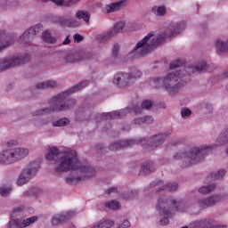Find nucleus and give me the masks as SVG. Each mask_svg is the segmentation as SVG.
<instances>
[{"label": "nucleus", "mask_w": 228, "mask_h": 228, "mask_svg": "<svg viewBox=\"0 0 228 228\" xmlns=\"http://www.w3.org/2000/svg\"><path fill=\"white\" fill-rule=\"evenodd\" d=\"M55 172L57 174H63V172H77V176H69L66 178L68 184H76L84 179H90L95 175V169L94 167L82 164L77 159L76 151H66L63 157H61L56 161Z\"/></svg>", "instance_id": "1"}, {"label": "nucleus", "mask_w": 228, "mask_h": 228, "mask_svg": "<svg viewBox=\"0 0 228 228\" xmlns=\"http://www.w3.org/2000/svg\"><path fill=\"white\" fill-rule=\"evenodd\" d=\"M88 85V80L82 81L80 84H77V86H74L73 87L53 97L50 101V108L37 110L33 113L34 117H40V115L53 113V111H67V110L74 108V106H76V100L70 99L65 102V99H67L70 94H75V92H79V90L86 88Z\"/></svg>", "instance_id": "2"}, {"label": "nucleus", "mask_w": 228, "mask_h": 228, "mask_svg": "<svg viewBox=\"0 0 228 228\" xmlns=\"http://www.w3.org/2000/svg\"><path fill=\"white\" fill-rule=\"evenodd\" d=\"M186 28V23L182 21L176 24L174 31L167 30L164 34H159L155 38L152 39L151 45H147L148 42L154 37V32H150L143 39L139 41L134 50L130 53V54H134V56H145L150 51H152L154 47H158L160 44H163L167 38H172V37H175V35H179L183 29Z\"/></svg>", "instance_id": "3"}, {"label": "nucleus", "mask_w": 228, "mask_h": 228, "mask_svg": "<svg viewBox=\"0 0 228 228\" xmlns=\"http://www.w3.org/2000/svg\"><path fill=\"white\" fill-rule=\"evenodd\" d=\"M167 134H162L159 135H154L150 139H141V140H126L119 141L113 143H110L109 146L110 151H119V149H126L127 147H133V145H142L145 148L146 151H154L156 147H159L165 140H167Z\"/></svg>", "instance_id": "4"}, {"label": "nucleus", "mask_w": 228, "mask_h": 228, "mask_svg": "<svg viewBox=\"0 0 228 228\" xmlns=\"http://www.w3.org/2000/svg\"><path fill=\"white\" fill-rule=\"evenodd\" d=\"M185 77L186 75L182 71H173L164 78L156 77L152 81L155 88H165L172 95L179 90L180 86H183V80L179 81V79H183Z\"/></svg>", "instance_id": "5"}, {"label": "nucleus", "mask_w": 228, "mask_h": 228, "mask_svg": "<svg viewBox=\"0 0 228 228\" xmlns=\"http://www.w3.org/2000/svg\"><path fill=\"white\" fill-rule=\"evenodd\" d=\"M209 151H213V145H203L200 148H192L189 153H177L174 156L175 159H185V164H183V167L186 168L199 163Z\"/></svg>", "instance_id": "6"}, {"label": "nucleus", "mask_w": 228, "mask_h": 228, "mask_svg": "<svg viewBox=\"0 0 228 228\" xmlns=\"http://www.w3.org/2000/svg\"><path fill=\"white\" fill-rule=\"evenodd\" d=\"M151 108H152V102L144 100L142 101L141 107L138 105H134L131 109L126 108L120 110L103 113L100 114L99 117L102 118V120H115V118H122V117H126V115H127V113H131V111H134L135 115H138L142 110H151Z\"/></svg>", "instance_id": "7"}, {"label": "nucleus", "mask_w": 228, "mask_h": 228, "mask_svg": "<svg viewBox=\"0 0 228 228\" xmlns=\"http://www.w3.org/2000/svg\"><path fill=\"white\" fill-rule=\"evenodd\" d=\"M29 154V151L24 148H15L14 150H6L0 153V165H12Z\"/></svg>", "instance_id": "8"}, {"label": "nucleus", "mask_w": 228, "mask_h": 228, "mask_svg": "<svg viewBox=\"0 0 228 228\" xmlns=\"http://www.w3.org/2000/svg\"><path fill=\"white\" fill-rule=\"evenodd\" d=\"M168 204H171L175 211H184V202L177 201V200L175 199L167 200L166 199L160 198L157 203V209L159 210V214L163 215V216H170V215H172L170 211L167 210Z\"/></svg>", "instance_id": "9"}, {"label": "nucleus", "mask_w": 228, "mask_h": 228, "mask_svg": "<svg viewBox=\"0 0 228 228\" xmlns=\"http://www.w3.org/2000/svg\"><path fill=\"white\" fill-rule=\"evenodd\" d=\"M29 61V55H20L8 57L0 60V72L3 70H8V69H12L13 67H19V65H24V63H28Z\"/></svg>", "instance_id": "10"}, {"label": "nucleus", "mask_w": 228, "mask_h": 228, "mask_svg": "<svg viewBox=\"0 0 228 228\" xmlns=\"http://www.w3.org/2000/svg\"><path fill=\"white\" fill-rule=\"evenodd\" d=\"M138 77H142V71L133 68L129 75L126 73H118L115 75L113 83L117 86H127L129 79H138Z\"/></svg>", "instance_id": "11"}, {"label": "nucleus", "mask_w": 228, "mask_h": 228, "mask_svg": "<svg viewBox=\"0 0 228 228\" xmlns=\"http://www.w3.org/2000/svg\"><path fill=\"white\" fill-rule=\"evenodd\" d=\"M38 168H40V164H38V162H33L27 166L17 180L18 186H24L28 181L33 179V176L37 174Z\"/></svg>", "instance_id": "12"}, {"label": "nucleus", "mask_w": 228, "mask_h": 228, "mask_svg": "<svg viewBox=\"0 0 228 228\" xmlns=\"http://www.w3.org/2000/svg\"><path fill=\"white\" fill-rule=\"evenodd\" d=\"M124 28H126V23L124 21H119L114 25V28L110 29L106 35L99 36L98 40H100V42H106V40L111 38V37H115L118 33H122Z\"/></svg>", "instance_id": "13"}, {"label": "nucleus", "mask_w": 228, "mask_h": 228, "mask_svg": "<svg viewBox=\"0 0 228 228\" xmlns=\"http://www.w3.org/2000/svg\"><path fill=\"white\" fill-rule=\"evenodd\" d=\"M42 28V25L37 24L36 26L30 28L28 29V31H25L19 38V44H28L29 37L37 35V33H40V28Z\"/></svg>", "instance_id": "14"}, {"label": "nucleus", "mask_w": 228, "mask_h": 228, "mask_svg": "<svg viewBox=\"0 0 228 228\" xmlns=\"http://www.w3.org/2000/svg\"><path fill=\"white\" fill-rule=\"evenodd\" d=\"M15 44V37L12 36L6 35L4 30L0 31V53H3L4 49L10 47V45H13Z\"/></svg>", "instance_id": "15"}, {"label": "nucleus", "mask_w": 228, "mask_h": 228, "mask_svg": "<svg viewBox=\"0 0 228 228\" xmlns=\"http://www.w3.org/2000/svg\"><path fill=\"white\" fill-rule=\"evenodd\" d=\"M190 228H227L225 225H215L213 221L209 219H203L195 221L190 224Z\"/></svg>", "instance_id": "16"}, {"label": "nucleus", "mask_w": 228, "mask_h": 228, "mask_svg": "<svg viewBox=\"0 0 228 228\" xmlns=\"http://www.w3.org/2000/svg\"><path fill=\"white\" fill-rule=\"evenodd\" d=\"M76 216L75 211H68L65 214H56L52 218V224L53 225H58L60 224H63V222H66V220H69V218H72V216Z\"/></svg>", "instance_id": "17"}, {"label": "nucleus", "mask_w": 228, "mask_h": 228, "mask_svg": "<svg viewBox=\"0 0 228 228\" xmlns=\"http://www.w3.org/2000/svg\"><path fill=\"white\" fill-rule=\"evenodd\" d=\"M216 202H220V196L218 195L200 200L198 204L200 209H206V208H211V206H215Z\"/></svg>", "instance_id": "18"}, {"label": "nucleus", "mask_w": 228, "mask_h": 228, "mask_svg": "<svg viewBox=\"0 0 228 228\" xmlns=\"http://www.w3.org/2000/svg\"><path fill=\"white\" fill-rule=\"evenodd\" d=\"M52 22L53 24H59V26H61L62 28H72L74 26H76L74 24V22H76V20H72V19H67V18H63V16H54L53 18H52Z\"/></svg>", "instance_id": "19"}, {"label": "nucleus", "mask_w": 228, "mask_h": 228, "mask_svg": "<svg viewBox=\"0 0 228 228\" xmlns=\"http://www.w3.org/2000/svg\"><path fill=\"white\" fill-rule=\"evenodd\" d=\"M92 53H84L83 55L77 53H70L66 56L65 61L67 63H77V61H83V60H90Z\"/></svg>", "instance_id": "20"}, {"label": "nucleus", "mask_w": 228, "mask_h": 228, "mask_svg": "<svg viewBox=\"0 0 228 228\" xmlns=\"http://www.w3.org/2000/svg\"><path fill=\"white\" fill-rule=\"evenodd\" d=\"M38 220L37 216H31L29 218H27L23 221H17L15 219H12L9 222V225H15L17 228H24L28 227V225H30V224H33Z\"/></svg>", "instance_id": "21"}, {"label": "nucleus", "mask_w": 228, "mask_h": 228, "mask_svg": "<svg viewBox=\"0 0 228 228\" xmlns=\"http://www.w3.org/2000/svg\"><path fill=\"white\" fill-rule=\"evenodd\" d=\"M188 70L192 74H200V72H206L208 70V63L203 61L198 63L195 67H189Z\"/></svg>", "instance_id": "22"}, {"label": "nucleus", "mask_w": 228, "mask_h": 228, "mask_svg": "<svg viewBox=\"0 0 228 228\" xmlns=\"http://www.w3.org/2000/svg\"><path fill=\"white\" fill-rule=\"evenodd\" d=\"M124 3H126V1L120 0L118 3H112L110 4H107L105 6V12H107V13H111L113 12H118V10H120V8L124 6Z\"/></svg>", "instance_id": "23"}, {"label": "nucleus", "mask_w": 228, "mask_h": 228, "mask_svg": "<svg viewBox=\"0 0 228 228\" xmlns=\"http://www.w3.org/2000/svg\"><path fill=\"white\" fill-rule=\"evenodd\" d=\"M216 53L219 54V56H222V54H225V53H228V42L224 43V41L217 39L216 41Z\"/></svg>", "instance_id": "24"}, {"label": "nucleus", "mask_w": 228, "mask_h": 228, "mask_svg": "<svg viewBox=\"0 0 228 228\" xmlns=\"http://www.w3.org/2000/svg\"><path fill=\"white\" fill-rule=\"evenodd\" d=\"M56 86H58V84L54 80H48L36 85L37 90H45V88H56Z\"/></svg>", "instance_id": "25"}, {"label": "nucleus", "mask_w": 228, "mask_h": 228, "mask_svg": "<svg viewBox=\"0 0 228 228\" xmlns=\"http://www.w3.org/2000/svg\"><path fill=\"white\" fill-rule=\"evenodd\" d=\"M154 170H156V167L153 162H145L141 167V174L144 175H149L151 172H154Z\"/></svg>", "instance_id": "26"}, {"label": "nucleus", "mask_w": 228, "mask_h": 228, "mask_svg": "<svg viewBox=\"0 0 228 228\" xmlns=\"http://www.w3.org/2000/svg\"><path fill=\"white\" fill-rule=\"evenodd\" d=\"M60 156V150L56 147H52L49 149V152L45 155V159L48 161H53V159H56Z\"/></svg>", "instance_id": "27"}, {"label": "nucleus", "mask_w": 228, "mask_h": 228, "mask_svg": "<svg viewBox=\"0 0 228 228\" xmlns=\"http://www.w3.org/2000/svg\"><path fill=\"white\" fill-rule=\"evenodd\" d=\"M154 122V118L151 116H145L144 118H139L134 120L135 126H142V124H152Z\"/></svg>", "instance_id": "28"}, {"label": "nucleus", "mask_w": 228, "mask_h": 228, "mask_svg": "<svg viewBox=\"0 0 228 228\" xmlns=\"http://www.w3.org/2000/svg\"><path fill=\"white\" fill-rule=\"evenodd\" d=\"M115 225V222L106 219L103 221H100V223L97 225H94L91 228H111Z\"/></svg>", "instance_id": "29"}, {"label": "nucleus", "mask_w": 228, "mask_h": 228, "mask_svg": "<svg viewBox=\"0 0 228 228\" xmlns=\"http://www.w3.org/2000/svg\"><path fill=\"white\" fill-rule=\"evenodd\" d=\"M76 19L84 20V22H90V13L86 11H78L75 14Z\"/></svg>", "instance_id": "30"}, {"label": "nucleus", "mask_w": 228, "mask_h": 228, "mask_svg": "<svg viewBox=\"0 0 228 228\" xmlns=\"http://www.w3.org/2000/svg\"><path fill=\"white\" fill-rule=\"evenodd\" d=\"M216 188V185L210 184L207 186H203L199 189L200 193H202L203 195H208V193H211V191H215V189Z\"/></svg>", "instance_id": "31"}, {"label": "nucleus", "mask_w": 228, "mask_h": 228, "mask_svg": "<svg viewBox=\"0 0 228 228\" xmlns=\"http://www.w3.org/2000/svg\"><path fill=\"white\" fill-rule=\"evenodd\" d=\"M43 40L44 42H47V44H55L56 43V38L53 37L51 36V33L48 30H45L43 32Z\"/></svg>", "instance_id": "32"}, {"label": "nucleus", "mask_w": 228, "mask_h": 228, "mask_svg": "<svg viewBox=\"0 0 228 228\" xmlns=\"http://www.w3.org/2000/svg\"><path fill=\"white\" fill-rule=\"evenodd\" d=\"M105 207L109 208V209H112L113 211H116V209H120V202L117 200H110L105 203Z\"/></svg>", "instance_id": "33"}, {"label": "nucleus", "mask_w": 228, "mask_h": 228, "mask_svg": "<svg viewBox=\"0 0 228 228\" xmlns=\"http://www.w3.org/2000/svg\"><path fill=\"white\" fill-rule=\"evenodd\" d=\"M151 12L155 15H159V16L162 17L163 15H165L167 13V8H165V6H160V7L155 6L151 9Z\"/></svg>", "instance_id": "34"}, {"label": "nucleus", "mask_w": 228, "mask_h": 228, "mask_svg": "<svg viewBox=\"0 0 228 228\" xmlns=\"http://www.w3.org/2000/svg\"><path fill=\"white\" fill-rule=\"evenodd\" d=\"M178 185L176 183H167V185H164L160 190L162 191H177Z\"/></svg>", "instance_id": "35"}, {"label": "nucleus", "mask_w": 228, "mask_h": 228, "mask_svg": "<svg viewBox=\"0 0 228 228\" xmlns=\"http://www.w3.org/2000/svg\"><path fill=\"white\" fill-rule=\"evenodd\" d=\"M69 123V119L67 118H63L53 122V127H63L65 126H68Z\"/></svg>", "instance_id": "36"}, {"label": "nucleus", "mask_w": 228, "mask_h": 228, "mask_svg": "<svg viewBox=\"0 0 228 228\" xmlns=\"http://www.w3.org/2000/svg\"><path fill=\"white\" fill-rule=\"evenodd\" d=\"M226 171L224 169L219 170L216 174H211L208 176V179H222V177H224V175H225Z\"/></svg>", "instance_id": "37"}, {"label": "nucleus", "mask_w": 228, "mask_h": 228, "mask_svg": "<svg viewBox=\"0 0 228 228\" xmlns=\"http://www.w3.org/2000/svg\"><path fill=\"white\" fill-rule=\"evenodd\" d=\"M183 65H184V61L176 60L169 65V69L170 70H174V69H179V67H183Z\"/></svg>", "instance_id": "38"}, {"label": "nucleus", "mask_w": 228, "mask_h": 228, "mask_svg": "<svg viewBox=\"0 0 228 228\" xmlns=\"http://www.w3.org/2000/svg\"><path fill=\"white\" fill-rule=\"evenodd\" d=\"M38 189L37 188H32V189H29L28 191H25V195L27 197H31V195H34L35 197H37V195H38Z\"/></svg>", "instance_id": "39"}, {"label": "nucleus", "mask_w": 228, "mask_h": 228, "mask_svg": "<svg viewBox=\"0 0 228 228\" xmlns=\"http://www.w3.org/2000/svg\"><path fill=\"white\" fill-rule=\"evenodd\" d=\"M10 191H12L11 187H2L0 189V195L2 197H6V195H8V193H10Z\"/></svg>", "instance_id": "40"}, {"label": "nucleus", "mask_w": 228, "mask_h": 228, "mask_svg": "<svg viewBox=\"0 0 228 228\" xmlns=\"http://www.w3.org/2000/svg\"><path fill=\"white\" fill-rule=\"evenodd\" d=\"M119 49H120V45H118V44L114 45V46L112 47V57L113 58H117V56H118Z\"/></svg>", "instance_id": "41"}, {"label": "nucleus", "mask_w": 228, "mask_h": 228, "mask_svg": "<svg viewBox=\"0 0 228 228\" xmlns=\"http://www.w3.org/2000/svg\"><path fill=\"white\" fill-rule=\"evenodd\" d=\"M181 115L183 118L190 117L191 115V110L190 109H182Z\"/></svg>", "instance_id": "42"}, {"label": "nucleus", "mask_w": 228, "mask_h": 228, "mask_svg": "<svg viewBox=\"0 0 228 228\" xmlns=\"http://www.w3.org/2000/svg\"><path fill=\"white\" fill-rule=\"evenodd\" d=\"M75 42H77V44H79V42H83L84 37L83 36L79 35V34H75L73 37Z\"/></svg>", "instance_id": "43"}, {"label": "nucleus", "mask_w": 228, "mask_h": 228, "mask_svg": "<svg viewBox=\"0 0 228 228\" xmlns=\"http://www.w3.org/2000/svg\"><path fill=\"white\" fill-rule=\"evenodd\" d=\"M159 184H163V181L158 180V181L152 182L150 184V186H151V188H154V186H159Z\"/></svg>", "instance_id": "44"}, {"label": "nucleus", "mask_w": 228, "mask_h": 228, "mask_svg": "<svg viewBox=\"0 0 228 228\" xmlns=\"http://www.w3.org/2000/svg\"><path fill=\"white\" fill-rule=\"evenodd\" d=\"M170 220L168 219V217H164L162 219H160V225H168Z\"/></svg>", "instance_id": "45"}, {"label": "nucleus", "mask_w": 228, "mask_h": 228, "mask_svg": "<svg viewBox=\"0 0 228 228\" xmlns=\"http://www.w3.org/2000/svg\"><path fill=\"white\" fill-rule=\"evenodd\" d=\"M118 190V189L117 187H111L107 191V193L108 195H111V193H117Z\"/></svg>", "instance_id": "46"}, {"label": "nucleus", "mask_w": 228, "mask_h": 228, "mask_svg": "<svg viewBox=\"0 0 228 228\" xmlns=\"http://www.w3.org/2000/svg\"><path fill=\"white\" fill-rule=\"evenodd\" d=\"M22 211V207H19L13 209L12 213L11 214L12 218H13V216L15 213H20Z\"/></svg>", "instance_id": "47"}, {"label": "nucleus", "mask_w": 228, "mask_h": 228, "mask_svg": "<svg viewBox=\"0 0 228 228\" xmlns=\"http://www.w3.org/2000/svg\"><path fill=\"white\" fill-rule=\"evenodd\" d=\"M18 142L16 140H10L7 142V147H13V145H17Z\"/></svg>", "instance_id": "48"}, {"label": "nucleus", "mask_w": 228, "mask_h": 228, "mask_svg": "<svg viewBox=\"0 0 228 228\" xmlns=\"http://www.w3.org/2000/svg\"><path fill=\"white\" fill-rule=\"evenodd\" d=\"M64 45H69V44H70V39L69 38V37H67L65 38V40L62 43Z\"/></svg>", "instance_id": "49"}, {"label": "nucleus", "mask_w": 228, "mask_h": 228, "mask_svg": "<svg viewBox=\"0 0 228 228\" xmlns=\"http://www.w3.org/2000/svg\"><path fill=\"white\" fill-rule=\"evenodd\" d=\"M69 3H70L71 4H74V3H77V1L79 0H68Z\"/></svg>", "instance_id": "50"}, {"label": "nucleus", "mask_w": 228, "mask_h": 228, "mask_svg": "<svg viewBox=\"0 0 228 228\" xmlns=\"http://www.w3.org/2000/svg\"><path fill=\"white\" fill-rule=\"evenodd\" d=\"M225 77H228V70L224 71Z\"/></svg>", "instance_id": "51"}, {"label": "nucleus", "mask_w": 228, "mask_h": 228, "mask_svg": "<svg viewBox=\"0 0 228 228\" xmlns=\"http://www.w3.org/2000/svg\"><path fill=\"white\" fill-rule=\"evenodd\" d=\"M207 108H208V110H211V109H212V107L209 106V105H207Z\"/></svg>", "instance_id": "52"}, {"label": "nucleus", "mask_w": 228, "mask_h": 228, "mask_svg": "<svg viewBox=\"0 0 228 228\" xmlns=\"http://www.w3.org/2000/svg\"><path fill=\"white\" fill-rule=\"evenodd\" d=\"M125 199H133V196H128V198H125Z\"/></svg>", "instance_id": "53"}, {"label": "nucleus", "mask_w": 228, "mask_h": 228, "mask_svg": "<svg viewBox=\"0 0 228 228\" xmlns=\"http://www.w3.org/2000/svg\"><path fill=\"white\" fill-rule=\"evenodd\" d=\"M226 88L228 89V85L226 86Z\"/></svg>", "instance_id": "54"}]
</instances>
